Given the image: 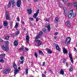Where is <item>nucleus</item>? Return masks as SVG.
<instances>
[{"mask_svg": "<svg viewBox=\"0 0 77 77\" xmlns=\"http://www.w3.org/2000/svg\"><path fill=\"white\" fill-rule=\"evenodd\" d=\"M13 66L14 69H17V65L15 62L14 63Z\"/></svg>", "mask_w": 77, "mask_h": 77, "instance_id": "obj_20", "label": "nucleus"}, {"mask_svg": "<svg viewBox=\"0 0 77 77\" xmlns=\"http://www.w3.org/2000/svg\"><path fill=\"white\" fill-rule=\"evenodd\" d=\"M10 37L8 36H6L5 37V39L6 40H9Z\"/></svg>", "mask_w": 77, "mask_h": 77, "instance_id": "obj_32", "label": "nucleus"}, {"mask_svg": "<svg viewBox=\"0 0 77 77\" xmlns=\"http://www.w3.org/2000/svg\"><path fill=\"white\" fill-rule=\"evenodd\" d=\"M42 77H45V75H44V74H42Z\"/></svg>", "mask_w": 77, "mask_h": 77, "instance_id": "obj_56", "label": "nucleus"}, {"mask_svg": "<svg viewBox=\"0 0 77 77\" xmlns=\"http://www.w3.org/2000/svg\"><path fill=\"white\" fill-rule=\"evenodd\" d=\"M46 50H47L48 53L49 54H52V51L50 49L46 48Z\"/></svg>", "mask_w": 77, "mask_h": 77, "instance_id": "obj_21", "label": "nucleus"}, {"mask_svg": "<svg viewBox=\"0 0 77 77\" xmlns=\"http://www.w3.org/2000/svg\"><path fill=\"white\" fill-rule=\"evenodd\" d=\"M45 62H43V64L42 65V66H44V65H45Z\"/></svg>", "mask_w": 77, "mask_h": 77, "instance_id": "obj_57", "label": "nucleus"}, {"mask_svg": "<svg viewBox=\"0 0 77 77\" xmlns=\"http://www.w3.org/2000/svg\"><path fill=\"white\" fill-rule=\"evenodd\" d=\"M39 54H40V55H42V54L43 56L44 55V54H43V52H42V51H39Z\"/></svg>", "mask_w": 77, "mask_h": 77, "instance_id": "obj_31", "label": "nucleus"}, {"mask_svg": "<svg viewBox=\"0 0 77 77\" xmlns=\"http://www.w3.org/2000/svg\"><path fill=\"white\" fill-rule=\"evenodd\" d=\"M60 74L63 75H64V71L63 70V69H60Z\"/></svg>", "mask_w": 77, "mask_h": 77, "instance_id": "obj_22", "label": "nucleus"}, {"mask_svg": "<svg viewBox=\"0 0 77 77\" xmlns=\"http://www.w3.org/2000/svg\"><path fill=\"white\" fill-rule=\"evenodd\" d=\"M72 14H71L69 13V14L68 15L69 18H71V17H72Z\"/></svg>", "mask_w": 77, "mask_h": 77, "instance_id": "obj_35", "label": "nucleus"}, {"mask_svg": "<svg viewBox=\"0 0 77 77\" xmlns=\"http://www.w3.org/2000/svg\"><path fill=\"white\" fill-rule=\"evenodd\" d=\"M49 71L51 73V74H53V71L51 70V69H49Z\"/></svg>", "mask_w": 77, "mask_h": 77, "instance_id": "obj_47", "label": "nucleus"}, {"mask_svg": "<svg viewBox=\"0 0 77 77\" xmlns=\"http://www.w3.org/2000/svg\"><path fill=\"white\" fill-rule=\"evenodd\" d=\"M54 39H57V37L56 36H54Z\"/></svg>", "mask_w": 77, "mask_h": 77, "instance_id": "obj_59", "label": "nucleus"}, {"mask_svg": "<svg viewBox=\"0 0 77 77\" xmlns=\"http://www.w3.org/2000/svg\"><path fill=\"white\" fill-rule=\"evenodd\" d=\"M69 58L70 59V60H71V62L72 63H73V58L72 57V56L71 55V53H70L69 54Z\"/></svg>", "mask_w": 77, "mask_h": 77, "instance_id": "obj_11", "label": "nucleus"}, {"mask_svg": "<svg viewBox=\"0 0 77 77\" xmlns=\"http://www.w3.org/2000/svg\"><path fill=\"white\" fill-rule=\"evenodd\" d=\"M67 6H68V7H69V6H70V4H69V3L68 4Z\"/></svg>", "mask_w": 77, "mask_h": 77, "instance_id": "obj_58", "label": "nucleus"}, {"mask_svg": "<svg viewBox=\"0 0 77 77\" xmlns=\"http://www.w3.org/2000/svg\"><path fill=\"white\" fill-rule=\"evenodd\" d=\"M36 42H38V43H40L41 42H42L39 40H36Z\"/></svg>", "mask_w": 77, "mask_h": 77, "instance_id": "obj_38", "label": "nucleus"}, {"mask_svg": "<svg viewBox=\"0 0 77 77\" xmlns=\"http://www.w3.org/2000/svg\"><path fill=\"white\" fill-rule=\"evenodd\" d=\"M43 35V32L42 31H40L39 33L35 37V39H38L39 38H40L42 35Z\"/></svg>", "mask_w": 77, "mask_h": 77, "instance_id": "obj_4", "label": "nucleus"}, {"mask_svg": "<svg viewBox=\"0 0 77 77\" xmlns=\"http://www.w3.org/2000/svg\"><path fill=\"white\" fill-rule=\"evenodd\" d=\"M69 63H66V65L67 67H68L69 66Z\"/></svg>", "mask_w": 77, "mask_h": 77, "instance_id": "obj_44", "label": "nucleus"}, {"mask_svg": "<svg viewBox=\"0 0 77 77\" xmlns=\"http://www.w3.org/2000/svg\"><path fill=\"white\" fill-rule=\"evenodd\" d=\"M18 69H19V70H20V69H21V67H19L18 68Z\"/></svg>", "mask_w": 77, "mask_h": 77, "instance_id": "obj_62", "label": "nucleus"}, {"mask_svg": "<svg viewBox=\"0 0 77 77\" xmlns=\"http://www.w3.org/2000/svg\"><path fill=\"white\" fill-rule=\"evenodd\" d=\"M22 29L24 30V31H26V29L24 27L22 28Z\"/></svg>", "mask_w": 77, "mask_h": 77, "instance_id": "obj_49", "label": "nucleus"}, {"mask_svg": "<svg viewBox=\"0 0 77 77\" xmlns=\"http://www.w3.org/2000/svg\"><path fill=\"white\" fill-rule=\"evenodd\" d=\"M10 71H11V69H8L5 70L4 72V74H8V73Z\"/></svg>", "mask_w": 77, "mask_h": 77, "instance_id": "obj_16", "label": "nucleus"}, {"mask_svg": "<svg viewBox=\"0 0 77 77\" xmlns=\"http://www.w3.org/2000/svg\"><path fill=\"white\" fill-rule=\"evenodd\" d=\"M26 74H28V69H26Z\"/></svg>", "mask_w": 77, "mask_h": 77, "instance_id": "obj_42", "label": "nucleus"}, {"mask_svg": "<svg viewBox=\"0 0 77 77\" xmlns=\"http://www.w3.org/2000/svg\"><path fill=\"white\" fill-rule=\"evenodd\" d=\"M58 21H59V18L57 17H56L55 19V23L56 24H57L58 23Z\"/></svg>", "mask_w": 77, "mask_h": 77, "instance_id": "obj_24", "label": "nucleus"}, {"mask_svg": "<svg viewBox=\"0 0 77 77\" xmlns=\"http://www.w3.org/2000/svg\"><path fill=\"white\" fill-rule=\"evenodd\" d=\"M20 34V31H16V32L15 33V36H17Z\"/></svg>", "mask_w": 77, "mask_h": 77, "instance_id": "obj_28", "label": "nucleus"}, {"mask_svg": "<svg viewBox=\"0 0 77 77\" xmlns=\"http://www.w3.org/2000/svg\"><path fill=\"white\" fill-rule=\"evenodd\" d=\"M24 50V48L22 46L21 48H20L18 50V51H23Z\"/></svg>", "mask_w": 77, "mask_h": 77, "instance_id": "obj_27", "label": "nucleus"}, {"mask_svg": "<svg viewBox=\"0 0 77 77\" xmlns=\"http://www.w3.org/2000/svg\"><path fill=\"white\" fill-rule=\"evenodd\" d=\"M21 5V0H18L16 2V6L18 8H20Z\"/></svg>", "mask_w": 77, "mask_h": 77, "instance_id": "obj_5", "label": "nucleus"}, {"mask_svg": "<svg viewBox=\"0 0 77 77\" xmlns=\"http://www.w3.org/2000/svg\"><path fill=\"white\" fill-rule=\"evenodd\" d=\"M11 2H9L8 5V8H11Z\"/></svg>", "mask_w": 77, "mask_h": 77, "instance_id": "obj_29", "label": "nucleus"}, {"mask_svg": "<svg viewBox=\"0 0 77 77\" xmlns=\"http://www.w3.org/2000/svg\"><path fill=\"white\" fill-rule=\"evenodd\" d=\"M76 15V14L75 13H73V15H72V17H73V18H74V17H75Z\"/></svg>", "mask_w": 77, "mask_h": 77, "instance_id": "obj_41", "label": "nucleus"}, {"mask_svg": "<svg viewBox=\"0 0 77 77\" xmlns=\"http://www.w3.org/2000/svg\"><path fill=\"white\" fill-rule=\"evenodd\" d=\"M24 60H22V61H21V62H20V63L21 64H23V63H24Z\"/></svg>", "mask_w": 77, "mask_h": 77, "instance_id": "obj_52", "label": "nucleus"}, {"mask_svg": "<svg viewBox=\"0 0 77 77\" xmlns=\"http://www.w3.org/2000/svg\"><path fill=\"white\" fill-rule=\"evenodd\" d=\"M6 19L7 20H11V18L9 16V13L6 12Z\"/></svg>", "mask_w": 77, "mask_h": 77, "instance_id": "obj_10", "label": "nucleus"}, {"mask_svg": "<svg viewBox=\"0 0 77 77\" xmlns=\"http://www.w3.org/2000/svg\"><path fill=\"white\" fill-rule=\"evenodd\" d=\"M27 11L28 12V14L29 15L30 14H32V10L31 9H27Z\"/></svg>", "mask_w": 77, "mask_h": 77, "instance_id": "obj_14", "label": "nucleus"}, {"mask_svg": "<svg viewBox=\"0 0 77 77\" xmlns=\"http://www.w3.org/2000/svg\"><path fill=\"white\" fill-rule=\"evenodd\" d=\"M2 28V26L1 25H0V29H1Z\"/></svg>", "mask_w": 77, "mask_h": 77, "instance_id": "obj_63", "label": "nucleus"}, {"mask_svg": "<svg viewBox=\"0 0 77 77\" xmlns=\"http://www.w3.org/2000/svg\"><path fill=\"white\" fill-rule=\"evenodd\" d=\"M54 46H55L56 50H58V51H60V48H59V46L57 44H54Z\"/></svg>", "mask_w": 77, "mask_h": 77, "instance_id": "obj_6", "label": "nucleus"}, {"mask_svg": "<svg viewBox=\"0 0 77 77\" xmlns=\"http://www.w3.org/2000/svg\"><path fill=\"white\" fill-rule=\"evenodd\" d=\"M30 20L31 21H34V19L33 18H30Z\"/></svg>", "mask_w": 77, "mask_h": 77, "instance_id": "obj_48", "label": "nucleus"}, {"mask_svg": "<svg viewBox=\"0 0 77 77\" xmlns=\"http://www.w3.org/2000/svg\"><path fill=\"white\" fill-rule=\"evenodd\" d=\"M66 60L65 59L63 60L64 63H65V62H66Z\"/></svg>", "mask_w": 77, "mask_h": 77, "instance_id": "obj_55", "label": "nucleus"}, {"mask_svg": "<svg viewBox=\"0 0 77 77\" xmlns=\"http://www.w3.org/2000/svg\"><path fill=\"white\" fill-rule=\"evenodd\" d=\"M62 1H63L64 2H68V0H62Z\"/></svg>", "mask_w": 77, "mask_h": 77, "instance_id": "obj_50", "label": "nucleus"}, {"mask_svg": "<svg viewBox=\"0 0 77 77\" xmlns=\"http://www.w3.org/2000/svg\"><path fill=\"white\" fill-rule=\"evenodd\" d=\"M3 24L4 26H7L8 25V21H4L3 22Z\"/></svg>", "mask_w": 77, "mask_h": 77, "instance_id": "obj_19", "label": "nucleus"}, {"mask_svg": "<svg viewBox=\"0 0 77 77\" xmlns=\"http://www.w3.org/2000/svg\"><path fill=\"white\" fill-rule=\"evenodd\" d=\"M66 26L68 27H70L71 26V25L70 24V23L69 21H68L66 22Z\"/></svg>", "mask_w": 77, "mask_h": 77, "instance_id": "obj_8", "label": "nucleus"}, {"mask_svg": "<svg viewBox=\"0 0 77 77\" xmlns=\"http://www.w3.org/2000/svg\"><path fill=\"white\" fill-rule=\"evenodd\" d=\"M72 13H73V10H71L69 12V14H72Z\"/></svg>", "mask_w": 77, "mask_h": 77, "instance_id": "obj_40", "label": "nucleus"}, {"mask_svg": "<svg viewBox=\"0 0 77 77\" xmlns=\"http://www.w3.org/2000/svg\"><path fill=\"white\" fill-rule=\"evenodd\" d=\"M41 44H42V42L41 43H38L37 44L38 47H40V46L41 45Z\"/></svg>", "mask_w": 77, "mask_h": 77, "instance_id": "obj_36", "label": "nucleus"}, {"mask_svg": "<svg viewBox=\"0 0 77 77\" xmlns=\"http://www.w3.org/2000/svg\"><path fill=\"white\" fill-rule=\"evenodd\" d=\"M2 48L3 50H4V51H6V52L9 51V47H8V45H5H5H3L2 47Z\"/></svg>", "mask_w": 77, "mask_h": 77, "instance_id": "obj_3", "label": "nucleus"}, {"mask_svg": "<svg viewBox=\"0 0 77 77\" xmlns=\"http://www.w3.org/2000/svg\"><path fill=\"white\" fill-rule=\"evenodd\" d=\"M63 50L64 54H66L67 53H68V50L66 49L65 48H63Z\"/></svg>", "mask_w": 77, "mask_h": 77, "instance_id": "obj_13", "label": "nucleus"}, {"mask_svg": "<svg viewBox=\"0 0 77 77\" xmlns=\"http://www.w3.org/2000/svg\"><path fill=\"white\" fill-rule=\"evenodd\" d=\"M24 58L23 56H21L20 57V60H24Z\"/></svg>", "mask_w": 77, "mask_h": 77, "instance_id": "obj_39", "label": "nucleus"}, {"mask_svg": "<svg viewBox=\"0 0 77 77\" xmlns=\"http://www.w3.org/2000/svg\"><path fill=\"white\" fill-rule=\"evenodd\" d=\"M21 22L22 24H24V21H23V20H21Z\"/></svg>", "mask_w": 77, "mask_h": 77, "instance_id": "obj_46", "label": "nucleus"}, {"mask_svg": "<svg viewBox=\"0 0 77 77\" xmlns=\"http://www.w3.org/2000/svg\"><path fill=\"white\" fill-rule=\"evenodd\" d=\"M43 31L44 33H47V32H48V30L45 28H43Z\"/></svg>", "mask_w": 77, "mask_h": 77, "instance_id": "obj_23", "label": "nucleus"}, {"mask_svg": "<svg viewBox=\"0 0 77 77\" xmlns=\"http://www.w3.org/2000/svg\"><path fill=\"white\" fill-rule=\"evenodd\" d=\"M0 42H3V40L2 39H0Z\"/></svg>", "mask_w": 77, "mask_h": 77, "instance_id": "obj_60", "label": "nucleus"}, {"mask_svg": "<svg viewBox=\"0 0 77 77\" xmlns=\"http://www.w3.org/2000/svg\"><path fill=\"white\" fill-rule=\"evenodd\" d=\"M75 7H76V10L77 11V3L74 2L73 4Z\"/></svg>", "mask_w": 77, "mask_h": 77, "instance_id": "obj_30", "label": "nucleus"}, {"mask_svg": "<svg viewBox=\"0 0 77 77\" xmlns=\"http://www.w3.org/2000/svg\"><path fill=\"white\" fill-rule=\"evenodd\" d=\"M14 45L15 46H18V42L17 40H15L14 41Z\"/></svg>", "mask_w": 77, "mask_h": 77, "instance_id": "obj_18", "label": "nucleus"}, {"mask_svg": "<svg viewBox=\"0 0 77 77\" xmlns=\"http://www.w3.org/2000/svg\"><path fill=\"white\" fill-rule=\"evenodd\" d=\"M5 55H6V54H1L0 55V58H2V57H5Z\"/></svg>", "mask_w": 77, "mask_h": 77, "instance_id": "obj_25", "label": "nucleus"}, {"mask_svg": "<svg viewBox=\"0 0 77 77\" xmlns=\"http://www.w3.org/2000/svg\"><path fill=\"white\" fill-rule=\"evenodd\" d=\"M57 35H58V32H56L54 34L55 36H57Z\"/></svg>", "mask_w": 77, "mask_h": 77, "instance_id": "obj_45", "label": "nucleus"}, {"mask_svg": "<svg viewBox=\"0 0 77 77\" xmlns=\"http://www.w3.org/2000/svg\"><path fill=\"white\" fill-rule=\"evenodd\" d=\"M15 70L14 71V76H15V75H16V74H18V72H19V70L18 69H15Z\"/></svg>", "mask_w": 77, "mask_h": 77, "instance_id": "obj_15", "label": "nucleus"}, {"mask_svg": "<svg viewBox=\"0 0 77 77\" xmlns=\"http://www.w3.org/2000/svg\"><path fill=\"white\" fill-rule=\"evenodd\" d=\"M39 13V9L38 10L36 13L34 14L33 17L34 18H36V21H39V18L36 17Z\"/></svg>", "mask_w": 77, "mask_h": 77, "instance_id": "obj_1", "label": "nucleus"}, {"mask_svg": "<svg viewBox=\"0 0 77 77\" xmlns=\"http://www.w3.org/2000/svg\"><path fill=\"white\" fill-rule=\"evenodd\" d=\"M59 6L60 7H62V4L61 3H59Z\"/></svg>", "mask_w": 77, "mask_h": 77, "instance_id": "obj_51", "label": "nucleus"}, {"mask_svg": "<svg viewBox=\"0 0 77 77\" xmlns=\"http://www.w3.org/2000/svg\"><path fill=\"white\" fill-rule=\"evenodd\" d=\"M13 6H16V2H15V1L14 0H11V2Z\"/></svg>", "mask_w": 77, "mask_h": 77, "instance_id": "obj_17", "label": "nucleus"}, {"mask_svg": "<svg viewBox=\"0 0 77 77\" xmlns=\"http://www.w3.org/2000/svg\"><path fill=\"white\" fill-rule=\"evenodd\" d=\"M71 40V38H70V37H68L66 38V40L65 42V44L67 46L69 44V43H70Z\"/></svg>", "mask_w": 77, "mask_h": 77, "instance_id": "obj_2", "label": "nucleus"}, {"mask_svg": "<svg viewBox=\"0 0 77 77\" xmlns=\"http://www.w3.org/2000/svg\"><path fill=\"white\" fill-rule=\"evenodd\" d=\"M12 22H11L10 23V24H11V25H12Z\"/></svg>", "mask_w": 77, "mask_h": 77, "instance_id": "obj_64", "label": "nucleus"}, {"mask_svg": "<svg viewBox=\"0 0 77 77\" xmlns=\"http://www.w3.org/2000/svg\"><path fill=\"white\" fill-rule=\"evenodd\" d=\"M30 38V37H29V35H27L26 36V43H27V44H29V39Z\"/></svg>", "mask_w": 77, "mask_h": 77, "instance_id": "obj_9", "label": "nucleus"}, {"mask_svg": "<svg viewBox=\"0 0 77 77\" xmlns=\"http://www.w3.org/2000/svg\"><path fill=\"white\" fill-rule=\"evenodd\" d=\"M25 50H26V51H29V49L27 48H25Z\"/></svg>", "mask_w": 77, "mask_h": 77, "instance_id": "obj_53", "label": "nucleus"}, {"mask_svg": "<svg viewBox=\"0 0 77 77\" xmlns=\"http://www.w3.org/2000/svg\"><path fill=\"white\" fill-rule=\"evenodd\" d=\"M0 62H1V63H5V61H4V60L3 59H1L0 60Z\"/></svg>", "mask_w": 77, "mask_h": 77, "instance_id": "obj_33", "label": "nucleus"}, {"mask_svg": "<svg viewBox=\"0 0 77 77\" xmlns=\"http://www.w3.org/2000/svg\"><path fill=\"white\" fill-rule=\"evenodd\" d=\"M50 23H46L45 25V27L46 28H47V27L48 28V29L49 32L50 31V27H51V26H50Z\"/></svg>", "mask_w": 77, "mask_h": 77, "instance_id": "obj_7", "label": "nucleus"}, {"mask_svg": "<svg viewBox=\"0 0 77 77\" xmlns=\"http://www.w3.org/2000/svg\"><path fill=\"white\" fill-rule=\"evenodd\" d=\"M18 24L17 23H16V25L15 26V28H17V27H18Z\"/></svg>", "mask_w": 77, "mask_h": 77, "instance_id": "obj_43", "label": "nucleus"}, {"mask_svg": "<svg viewBox=\"0 0 77 77\" xmlns=\"http://www.w3.org/2000/svg\"><path fill=\"white\" fill-rule=\"evenodd\" d=\"M46 21H49V19H46Z\"/></svg>", "mask_w": 77, "mask_h": 77, "instance_id": "obj_61", "label": "nucleus"}, {"mask_svg": "<svg viewBox=\"0 0 77 77\" xmlns=\"http://www.w3.org/2000/svg\"><path fill=\"white\" fill-rule=\"evenodd\" d=\"M73 70V68H72V66H70V68L69 69V71L71 72Z\"/></svg>", "mask_w": 77, "mask_h": 77, "instance_id": "obj_26", "label": "nucleus"}, {"mask_svg": "<svg viewBox=\"0 0 77 77\" xmlns=\"http://www.w3.org/2000/svg\"><path fill=\"white\" fill-rule=\"evenodd\" d=\"M34 56L36 58H38V54L36 53V52H35L34 54Z\"/></svg>", "mask_w": 77, "mask_h": 77, "instance_id": "obj_37", "label": "nucleus"}, {"mask_svg": "<svg viewBox=\"0 0 77 77\" xmlns=\"http://www.w3.org/2000/svg\"><path fill=\"white\" fill-rule=\"evenodd\" d=\"M17 21H20V18L19 17L17 18Z\"/></svg>", "mask_w": 77, "mask_h": 77, "instance_id": "obj_54", "label": "nucleus"}, {"mask_svg": "<svg viewBox=\"0 0 77 77\" xmlns=\"http://www.w3.org/2000/svg\"><path fill=\"white\" fill-rule=\"evenodd\" d=\"M64 11L65 16L67 17L68 15V12H67V10H66V8H64Z\"/></svg>", "mask_w": 77, "mask_h": 77, "instance_id": "obj_12", "label": "nucleus"}, {"mask_svg": "<svg viewBox=\"0 0 77 77\" xmlns=\"http://www.w3.org/2000/svg\"><path fill=\"white\" fill-rule=\"evenodd\" d=\"M5 45H9V42L8 41H6L5 42Z\"/></svg>", "mask_w": 77, "mask_h": 77, "instance_id": "obj_34", "label": "nucleus"}]
</instances>
